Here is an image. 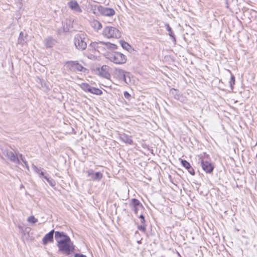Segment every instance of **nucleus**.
Here are the masks:
<instances>
[{"label": "nucleus", "mask_w": 257, "mask_h": 257, "mask_svg": "<svg viewBox=\"0 0 257 257\" xmlns=\"http://www.w3.org/2000/svg\"><path fill=\"white\" fill-rule=\"evenodd\" d=\"M45 45L46 47H52L55 44V41L51 37H48L45 39Z\"/></svg>", "instance_id": "obj_18"}, {"label": "nucleus", "mask_w": 257, "mask_h": 257, "mask_svg": "<svg viewBox=\"0 0 257 257\" xmlns=\"http://www.w3.org/2000/svg\"><path fill=\"white\" fill-rule=\"evenodd\" d=\"M80 87L85 91L89 92L91 93L95 94L96 95H100L102 94V91L95 87L90 86L88 84L86 83H82L79 85Z\"/></svg>", "instance_id": "obj_6"}, {"label": "nucleus", "mask_w": 257, "mask_h": 257, "mask_svg": "<svg viewBox=\"0 0 257 257\" xmlns=\"http://www.w3.org/2000/svg\"><path fill=\"white\" fill-rule=\"evenodd\" d=\"M108 67L107 66H103L101 68V71L100 72V74L104 77L107 78L109 76L108 72Z\"/></svg>", "instance_id": "obj_19"}, {"label": "nucleus", "mask_w": 257, "mask_h": 257, "mask_svg": "<svg viewBox=\"0 0 257 257\" xmlns=\"http://www.w3.org/2000/svg\"><path fill=\"white\" fill-rule=\"evenodd\" d=\"M165 26L166 27V28H167V30H168V31H169V35H170L171 37H173V38L174 40V41H175V38L174 36H173V35H172V31H171V28L170 27V26H169V25H168V24H166V25H165Z\"/></svg>", "instance_id": "obj_24"}, {"label": "nucleus", "mask_w": 257, "mask_h": 257, "mask_svg": "<svg viewBox=\"0 0 257 257\" xmlns=\"http://www.w3.org/2000/svg\"><path fill=\"white\" fill-rule=\"evenodd\" d=\"M68 5L74 12L78 14L82 12V10L76 1H72L68 3Z\"/></svg>", "instance_id": "obj_12"}, {"label": "nucleus", "mask_w": 257, "mask_h": 257, "mask_svg": "<svg viewBox=\"0 0 257 257\" xmlns=\"http://www.w3.org/2000/svg\"><path fill=\"white\" fill-rule=\"evenodd\" d=\"M65 66L67 69L72 71L84 72L86 69L76 61H69L66 63Z\"/></svg>", "instance_id": "obj_5"}, {"label": "nucleus", "mask_w": 257, "mask_h": 257, "mask_svg": "<svg viewBox=\"0 0 257 257\" xmlns=\"http://www.w3.org/2000/svg\"><path fill=\"white\" fill-rule=\"evenodd\" d=\"M118 136L119 139L124 143L130 145L133 144V140L131 136H129L124 133H119Z\"/></svg>", "instance_id": "obj_14"}, {"label": "nucleus", "mask_w": 257, "mask_h": 257, "mask_svg": "<svg viewBox=\"0 0 257 257\" xmlns=\"http://www.w3.org/2000/svg\"><path fill=\"white\" fill-rule=\"evenodd\" d=\"M124 96L126 99H129L131 97V95L126 91L124 93Z\"/></svg>", "instance_id": "obj_26"}, {"label": "nucleus", "mask_w": 257, "mask_h": 257, "mask_svg": "<svg viewBox=\"0 0 257 257\" xmlns=\"http://www.w3.org/2000/svg\"><path fill=\"white\" fill-rule=\"evenodd\" d=\"M229 84L230 87L231 89H233V86L235 84V78L233 75H231L230 81H229Z\"/></svg>", "instance_id": "obj_23"}, {"label": "nucleus", "mask_w": 257, "mask_h": 257, "mask_svg": "<svg viewBox=\"0 0 257 257\" xmlns=\"http://www.w3.org/2000/svg\"><path fill=\"white\" fill-rule=\"evenodd\" d=\"M140 218L141 219V223L144 224L145 223V217L143 216V215H142V214L140 215Z\"/></svg>", "instance_id": "obj_27"}, {"label": "nucleus", "mask_w": 257, "mask_h": 257, "mask_svg": "<svg viewBox=\"0 0 257 257\" xmlns=\"http://www.w3.org/2000/svg\"><path fill=\"white\" fill-rule=\"evenodd\" d=\"M88 176L90 179L92 181H99L103 177V174L101 172H94L92 169L87 171Z\"/></svg>", "instance_id": "obj_8"}, {"label": "nucleus", "mask_w": 257, "mask_h": 257, "mask_svg": "<svg viewBox=\"0 0 257 257\" xmlns=\"http://www.w3.org/2000/svg\"><path fill=\"white\" fill-rule=\"evenodd\" d=\"M87 38L85 34L80 33L77 34L74 38L75 47L80 50L85 49L87 47Z\"/></svg>", "instance_id": "obj_3"}, {"label": "nucleus", "mask_w": 257, "mask_h": 257, "mask_svg": "<svg viewBox=\"0 0 257 257\" xmlns=\"http://www.w3.org/2000/svg\"><path fill=\"white\" fill-rule=\"evenodd\" d=\"M102 35L104 37L108 39H118L121 37V34L119 30L116 28L111 26H107L103 29Z\"/></svg>", "instance_id": "obj_4"}, {"label": "nucleus", "mask_w": 257, "mask_h": 257, "mask_svg": "<svg viewBox=\"0 0 257 257\" xmlns=\"http://www.w3.org/2000/svg\"><path fill=\"white\" fill-rule=\"evenodd\" d=\"M91 26L96 31H98L102 28V26L100 22L96 20H93L90 22Z\"/></svg>", "instance_id": "obj_16"}, {"label": "nucleus", "mask_w": 257, "mask_h": 257, "mask_svg": "<svg viewBox=\"0 0 257 257\" xmlns=\"http://www.w3.org/2000/svg\"><path fill=\"white\" fill-rule=\"evenodd\" d=\"M201 164L203 170L207 173H210L213 170V166L211 163L204 161L203 159L201 160Z\"/></svg>", "instance_id": "obj_11"}, {"label": "nucleus", "mask_w": 257, "mask_h": 257, "mask_svg": "<svg viewBox=\"0 0 257 257\" xmlns=\"http://www.w3.org/2000/svg\"><path fill=\"white\" fill-rule=\"evenodd\" d=\"M126 46H129V45H128L127 43H124V45H122V47H126Z\"/></svg>", "instance_id": "obj_32"}, {"label": "nucleus", "mask_w": 257, "mask_h": 257, "mask_svg": "<svg viewBox=\"0 0 257 257\" xmlns=\"http://www.w3.org/2000/svg\"><path fill=\"white\" fill-rule=\"evenodd\" d=\"M138 229L141 230V231H142L143 232H144L145 230H146V227L144 225H140L138 226Z\"/></svg>", "instance_id": "obj_25"}, {"label": "nucleus", "mask_w": 257, "mask_h": 257, "mask_svg": "<svg viewBox=\"0 0 257 257\" xmlns=\"http://www.w3.org/2000/svg\"><path fill=\"white\" fill-rule=\"evenodd\" d=\"M5 155L11 161L16 163H19V160L18 157H17L12 152H7L5 153Z\"/></svg>", "instance_id": "obj_15"}, {"label": "nucleus", "mask_w": 257, "mask_h": 257, "mask_svg": "<svg viewBox=\"0 0 257 257\" xmlns=\"http://www.w3.org/2000/svg\"><path fill=\"white\" fill-rule=\"evenodd\" d=\"M39 174L40 175V176H41V177H43V178H44V177H46V176L44 175V173H43V172H42V171H41V172H40Z\"/></svg>", "instance_id": "obj_31"}, {"label": "nucleus", "mask_w": 257, "mask_h": 257, "mask_svg": "<svg viewBox=\"0 0 257 257\" xmlns=\"http://www.w3.org/2000/svg\"><path fill=\"white\" fill-rule=\"evenodd\" d=\"M44 178L47 180V181L48 182V183L52 187H54L55 186V182L52 180L50 179L47 177H44Z\"/></svg>", "instance_id": "obj_22"}, {"label": "nucleus", "mask_w": 257, "mask_h": 257, "mask_svg": "<svg viewBox=\"0 0 257 257\" xmlns=\"http://www.w3.org/2000/svg\"><path fill=\"white\" fill-rule=\"evenodd\" d=\"M20 158H21V159L22 160V161L24 163V164H25L26 166H27V162L25 160H24L23 159V156L22 155L20 154Z\"/></svg>", "instance_id": "obj_30"}, {"label": "nucleus", "mask_w": 257, "mask_h": 257, "mask_svg": "<svg viewBox=\"0 0 257 257\" xmlns=\"http://www.w3.org/2000/svg\"><path fill=\"white\" fill-rule=\"evenodd\" d=\"M33 169H34V170L35 172H36L37 173H39H39H40V172H41V171H40V169H39L38 168H37L36 166H33Z\"/></svg>", "instance_id": "obj_28"}, {"label": "nucleus", "mask_w": 257, "mask_h": 257, "mask_svg": "<svg viewBox=\"0 0 257 257\" xmlns=\"http://www.w3.org/2000/svg\"><path fill=\"white\" fill-rule=\"evenodd\" d=\"M181 163L182 165L186 169H187L188 172L191 175H194L195 172L194 169L191 167L190 164L187 161L183 160H181Z\"/></svg>", "instance_id": "obj_17"}, {"label": "nucleus", "mask_w": 257, "mask_h": 257, "mask_svg": "<svg viewBox=\"0 0 257 257\" xmlns=\"http://www.w3.org/2000/svg\"><path fill=\"white\" fill-rule=\"evenodd\" d=\"M55 238L59 251L66 255L74 252L75 246L70 237L63 232L55 231Z\"/></svg>", "instance_id": "obj_1"}, {"label": "nucleus", "mask_w": 257, "mask_h": 257, "mask_svg": "<svg viewBox=\"0 0 257 257\" xmlns=\"http://www.w3.org/2000/svg\"><path fill=\"white\" fill-rule=\"evenodd\" d=\"M115 74L119 79H122L125 83L128 84L129 82L130 81V80L129 79L128 81L127 79H126V76H128V75L130 74L129 73L126 72L121 69L115 70Z\"/></svg>", "instance_id": "obj_9"}, {"label": "nucleus", "mask_w": 257, "mask_h": 257, "mask_svg": "<svg viewBox=\"0 0 257 257\" xmlns=\"http://www.w3.org/2000/svg\"><path fill=\"white\" fill-rule=\"evenodd\" d=\"M178 256H179L180 257H181L180 254L178 252Z\"/></svg>", "instance_id": "obj_34"}, {"label": "nucleus", "mask_w": 257, "mask_h": 257, "mask_svg": "<svg viewBox=\"0 0 257 257\" xmlns=\"http://www.w3.org/2000/svg\"><path fill=\"white\" fill-rule=\"evenodd\" d=\"M98 10L102 15L104 16L111 17L115 14V11L113 9L102 6L98 7Z\"/></svg>", "instance_id": "obj_7"}, {"label": "nucleus", "mask_w": 257, "mask_h": 257, "mask_svg": "<svg viewBox=\"0 0 257 257\" xmlns=\"http://www.w3.org/2000/svg\"><path fill=\"white\" fill-rule=\"evenodd\" d=\"M55 232L54 230H51L48 233L46 234L42 239L43 243L45 245L49 242L53 241V234Z\"/></svg>", "instance_id": "obj_13"}, {"label": "nucleus", "mask_w": 257, "mask_h": 257, "mask_svg": "<svg viewBox=\"0 0 257 257\" xmlns=\"http://www.w3.org/2000/svg\"><path fill=\"white\" fill-rule=\"evenodd\" d=\"M131 206L132 209L134 211L136 214H138V212L139 210H142L143 208L142 204H141L138 200L136 199H133L132 200Z\"/></svg>", "instance_id": "obj_10"}, {"label": "nucleus", "mask_w": 257, "mask_h": 257, "mask_svg": "<svg viewBox=\"0 0 257 257\" xmlns=\"http://www.w3.org/2000/svg\"><path fill=\"white\" fill-rule=\"evenodd\" d=\"M18 43L23 45L26 43L24 39V33L21 32L20 34L19 38H18Z\"/></svg>", "instance_id": "obj_20"}, {"label": "nucleus", "mask_w": 257, "mask_h": 257, "mask_svg": "<svg viewBox=\"0 0 257 257\" xmlns=\"http://www.w3.org/2000/svg\"><path fill=\"white\" fill-rule=\"evenodd\" d=\"M74 257H87V256L86 255L82 254L76 253L75 254Z\"/></svg>", "instance_id": "obj_29"}, {"label": "nucleus", "mask_w": 257, "mask_h": 257, "mask_svg": "<svg viewBox=\"0 0 257 257\" xmlns=\"http://www.w3.org/2000/svg\"><path fill=\"white\" fill-rule=\"evenodd\" d=\"M64 30H65V31H69V28H64Z\"/></svg>", "instance_id": "obj_33"}, {"label": "nucleus", "mask_w": 257, "mask_h": 257, "mask_svg": "<svg viewBox=\"0 0 257 257\" xmlns=\"http://www.w3.org/2000/svg\"><path fill=\"white\" fill-rule=\"evenodd\" d=\"M27 221L31 223L34 224V223H35L38 222V219L37 218H36L34 217V216L32 215V216H29L28 218Z\"/></svg>", "instance_id": "obj_21"}, {"label": "nucleus", "mask_w": 257, "mask_h": 257, "mask_svg": "<svg viewBox=\"0 0 257 257\" xmlns=\"http://www.w3.org/2000/svg\"><path fill=\"white\" fill-rule=\"evenodd\" d=\"M107 58L117 64H124L126 62V57L123 54L117 52H111L107 54Z\"/></svg>", "instance_id": "obj_2"}]
</instances>
